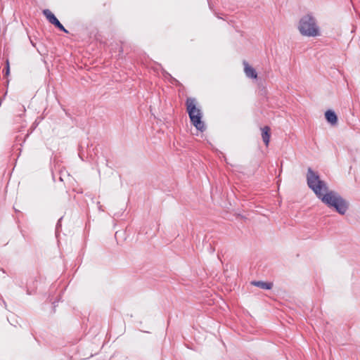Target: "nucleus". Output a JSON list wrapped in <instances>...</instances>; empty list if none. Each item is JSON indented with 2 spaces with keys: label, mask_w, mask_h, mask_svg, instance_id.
<instances>
[{
  "label": "nucleus",
  "mask_w": 360,
  "mask_h": 360,
  "mask_svg": "<svg viewBox=\"0 0 360 360\" xmlns=\"http://www.w3.org/2000/svg\"><path fill=\"white\" fill-rule=\"evenodd\" d=\"M307 180L308 186L322 202L328 207H333L340 214L343 215L347 212L349 202L338 192L329 190L327 184L321 180L319 175L311 168L308 169Z\"/></svg>",
  "instance_id": "nucleus-1"
},
{
  "label": "nucleus",
  "mask_w": 360,
  "mask_h": 360,
  "mask_svg": "<svg viewBox=\"0 0 360 360\" xmlns=\"http://www.w3.org/2000/svg\"><path fill=\"white\" fill-rule=\"evenodd\" d=\"M298 30L303 36L316 37L320 35L316 20L310 14H307L300 19Z\"/></svg>",
  "instance_id": "nucleus-2"
},
{
  "label": "nucleus",
  "mask_w": 360,
  "mask_h": 360,
  "mask_svg": "<svg viewBox=\"0 0 360 360\" xmlns=\"http://www.w3.org/2000/svg\"><path fill=\"white\" fill-rule=\"evenodd\" d=\"M187 112L188 113L191 122L195 127V128L203 131L205 129L204 123L202 122V112L201 110L196 108V101L195 98H188L186 100Z\"/></svg>",
  "instance_id": "nucleus-3"
},
{
  "label": "nucleus",
  "mask_w": 360,
  "mask_h": 360,
  "mask_svg": "<svg viewBox=\"0 0 360 360\" xmlns=\"http://www.w3.org/2000/svg\"><path fill=\"white\" fill-rule=\"evenodd\" d=\"M43 14L46 16L48 20L53 25H54L56 27H58L60 30L67 33L68 30L64 27V26L59 22V20L56 18L53 13H52L49 9H45L43 11Z\"/></svg>",
  "instance_id": "nucleus-4"
},
{
  "label": "nucleus",
  "mask_w": 360,
  "mask_h": 360,
  "mask_svg": "<svg viewBox=\"0 0 360 360\" xmlns=\"http://www.w3.org/2000/svg\"><path fill=\"white\" fill-rule=\"evenodd\" d=\"M243 65H244V71H245L246 76L250 78L256 79L257 77V75L256 73L255 70L253 68H252L251 66H250L249 64L245 61L243 62Z\"/></svg>",
  "instance_id": "nucleus-5"
},
{
  "label": "nucleus",
  "mask_w": 360,
  "mask_h": 360,
  "mask_svg": "<svg viewBox=\"0 0 360 360\" xmlns=\"http://www.w3.org/2000/svg\"><path fill=\"white\" fill-rule=\"evenodd\" d=\"M251 285L264 290H271L273 287L272 283L262 281H253L251 282Z\"/></svg>",
  "instance_id": "nucleus-6"
},
{
  "label": "nucleus",
  "mask_w": 360,
  "mask_h": 360,
  "mask_svg": "<svg viewBox=\"0 0 360 360\" xmlns=\"http://www.w3.org/2000/svg\"><path fill=\"white\" fill-rule=\"evenodd\" d=\"M326 119V120L331 124L332 125H334L338 122V117L336 114L330 110H328L325 113Z\"/></svg>",
  "instance_id": "nucleus-7"
},
{
  "label": "nucleus",
  "mask_w": 360,
  "mask_h": 360,
  "mask_svg": "<svg viewBox=\"0 0 360 360\" xmlns=\"http://www.w3.org/2000/svg\"><path fill=\"white\" fill-rule=\"evenodd\" d=\"M262 137L264 144L267 146L270 141V128L268 126L262 128Z\"/></svg>",
  "instance_id": "nucleus-8"
},
{
  "label": "nucleus",
  "mask_w": 360,
  "mask_h": 360,
  "mask_svg": "<svg viewBox=\"0 0 360 360\" xmlns=\"http://www.w3.org/2000/svg\"><path fill=\"white\" fill-rule=\"evenodd\" d=\"M9 73H10L9 61H8V60H6V75H8Z\"/></svg>",
  "instance_id": "nucleus-9"
}]
</instances>
